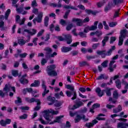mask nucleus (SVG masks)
Instances as JSON below:
<instances>
[{
    "label": "nucleus",
    "instance_id": "f257e3e1",
    "mask_svg": "<svg viewBox=\"0 0 128 128\" xmlns=\"http://www.w3.org/2000/svg\"><path fill=\"white\" fill-rule=\"evenodd\" d=\"M66 88H67V90H71L66 91V94L67 96H68V98H70V96L73 95V96L71 98V100H76V98L77 95L76 91L74 90V86L71 84H67L66 86Z\"/></svg>",
    "mask_w": 128,
    "mask_h": 128
},
{
    "label": "nucleus",
    "instance_id": "f03ea898",
    "mask_svg": "<svg viewBox=\"0 0 128 128\" xmlns=\"http://www.w3.org/2000/svg\"><path fill=\"white\" fill-rule=\"evenodd\" d=\"M10 89L16 92V88L12 86L10 84H6L5 86L3 88V90H0V98H4L6 96H8V92L10 90Z\"/></svg>",
    "mask_w": 128,
    "mask_h": 128
},
{
    "label": "nucleus",
    "instance_id": "7ed1b4c3",
    "mask_svg": "<svg viewBox=\"0 0 128 128\" xmlns=\"http://www.w3.org/2000/svg\"><path fill=\"white\" fill-rule=\"evenodd\" d=\"M112 88H106V90H102L100 88H97L96 89V92L97 93L98 96L102 98V96H104V92H106L107 96H112Z\"/></svg>",
    "mask_w": 128,
    "mask_h": 128
},
{
    "label": "nucleus",
    "instance_id": "20e7f679",
    "mask_svg": "<svg viewBox=\"0 0 128 128\" xmlns=\"http://www.w3.org/2000/svg\"><path fill=\"white\" fill-rule=\"evenodd\" d=\"M50 114H58V111H54V110L50 109V110H46L44 111V116L48 122H51L52 118V116L50 115Z\"/></svg>",
    "mask_w": 128,
    "mask_h": 128
},
{
    "label": "nucleus",
    "instance_id": "39448f33",
    "mask_svg": "<svg viewBox=\"0 0 128 128\" xmlns=\"http://www.w3.org/2000/svg\"><path fill=\"white\" fill-rule=\"evenodd\" d=\"M56 68V64H52L46 67V72H47L48 76H58V72L54 70Z\"/></svg>",
    "mask_w": 128,
    "mask_h": 128
},
{
    "label": "nucleus",
    "instance_id": "423d86ee",
    "mask_svg": "<svg viewBox=\"0 0 128 128\" xmlns=\"http://www.w3.org/2000/svg\"><path fill=\"white\" fill-rule=\"evenodd\" d=\"M90 22V18H86L84 20L74 18L72 19V22H76V26H82V24H86V22Z\"/></svg>",
    "mask_w": 128,
    "mask_h": 128
},
{
    "label": "nucleus",
    "instance_id": "0eeeda50",
    "mask_svg": "<svg viewBox=\"0 0 128 128\" xmlns=\"http://www.w3.org/2000/svg\"><path fill=\"white\" fill-rule=\"evenodd\" d=\"M42 16H44V12H40L38 14L37 17L34 18L32 20L34 24H36V22L40 24V22H42Z\"/></svg>",
    "mask_w": 128,
    "mask_h": 128
},
{
    "label": "nucleus",
    "instance_id": "6e6552de",
    "mask_svg": "<svg viewBox=\"0 0 128 128\" xmlns=\"http://www.w3.org/2000/svg\"><path fill=\"white\" fill-rule=\"evenodd\" d=\"M42 88L44 90V92L42 94V96L44 97L46 96V94H48V92H50V90H46V81L42 80Z\"/></svg>",
    "mask_w": 128,
    "mask_h": 128
},
{
    "label": "nucleus",
    "instance_id": "1a4fd4ad",
    "mask_svg": "<svg viewBox=\"0 0 128 128\" xmlns=\"http://www.w3.org/2000/svg\"><path fill=\"white\" fill-rule=\"evenodd\" d=\"M28 40H25L24 39H18V44L20 46H24L26 44V42H30V36H28Z\"/></svg>",
    "mask_w": 128,
    "mask_h": 128
},
{
    "label": "nucleus",
    "instance_id": "9d476101",
    "mask_svg": "<svg viewBox=\"0 0 128 128\" xmlns=\"http://www.w3.org/2000/svg\"><path fill=\"white\" fill-rule=\"evenodd\" d=\"M114 62H116L115 60H112L109 64L108 70H109L110 72H114V70L116 68V64H115L114 65Z\"/></svg>",
    "mask_w": 128,
    "mask_h": 128
},
{
    "label": "nucleus",
    "instance_id": "9b49d317",
    "mask_svg": "<svg viewBox=\"0 0 128 128\" xmlns=\"http://www.w3.org/2000/svg\"><path fill=\"white\" fill-rule=\"evenodd\" d=\"M12 122V120L6 118L5 120H0V124L2 126H6V124H10Z\"/></svg>",
    "mask_w": 128,
    "mask_h": 128
},
{
    "label": "nucleus",
    "instance_id": "f8f14e48",
    "mask_svg": "<svg viewBox=\"0 0 128 128\" xmlns=\"http://www.w3.org/2000/svg\"><path fill=\"white\" fill-rule=\"evenodd\" d=\"M84 104V102H82L80 100H76V104H74L73 106V107H72L70 110H76V108H80V106H82Z\"/></svg>",
    "mask_w": 128,
    "mask_h": 128
},
{
    "label": "nucleus",
    "instance_id": "ddd939ff",
    "mask_svg": "<svg viewBox=\"0 0 128 128\" xmlns=\"http://www.w3.org/2000/svg\"><path fill=\"white\" fill-rule=\"evenodd\" d=\"M62 36L64 37L65 40H66L68 44H70L72 40V36L70 34H62Z\"/></svg>",
    "mask_w": 128,
    "mask_h": 128
},
{
    "label": "nucleus",
    "instance_id": "4468645a",
    "mask_svg": "<svg viewBox=\"0 0 128 128\" xmlns=\"http://www.w3.org/2000/svg\"><path fill=\"white\" fill-rule=\"evenodd\" d=\"M64 116H56V120H54L53 122H50V124H56V122H58V124H60L62 122V119L64 118Z\"/></svg>",
    "mask_w": 128,
    "mask_h": 128
},
{
    "label": "nucleus",
    "instance_id": "2eb2a0df",
    "mask_svg": "<svg viewBox=\"0 0 128 128\" xmlns=\"http://www.w3.org/2000/svg\"><path fill=\"white\" fill-rule=\"evenodd\" d=\"M26 74H24L22 76V78L20 80V82L22 84H28V80L26 78Z\"/></svg>",
    "mask_w": 128,
    "mask_h": 128
},
{
    "label": "nucleus",
    "instance_id": "dca6fc26",
    "mask_svg": "<svg viewBox=\"0 0 128 128\" xmlns=\"http://www.w3.org/2000/svg\"><path fill=\"white\" fill-rule=\"evenodd\" d=\"M10 14V9H8L5 13L4 16L3 15L0 16V20H4V18L6 20H8Z\"/></svg>",
    "mask_w": 128,
    "mask_h": 128
},
{
    "label": "nucleus",
    "instance_id": "f3484780",
    "mask_svg": "<svg viewBox=\"0 0 128 128\" xmlns=\"http://www.w3.org/2000/svg\"><path fill=\"white\" fill-rule=\"evenodd\" d=\"M47 100L50 102L48 103V106H52L54 104V102H56V98L49 96L47 98Z\"/></svg>",
    "mask_w": 128,
    "mask_h": 128
},
{
    "label": "nucleus",
    "instance_id": "a211bd4d",
    "mask_svg": "<svg viewBox=\"0 0 128 128\" xmlns=\"http://www.w3.org/2000/svg\"><path fill=\"white\" fill-rule=\"evenodd\" d=\"M98 120H94L92 121V122L86 123L85 124V126H86V128H92L96 124H98Z\"/></svg>",
    "mask_w": 128,
    "mask_h": 128
},
{
    "label": "nucleus",
    "instance_id": "6ab92c4d",
    "mask_svg": "<svg viewBox=\"0 0 128 128\" xmlns=\"http://www.w3.org/2000/svg\"><path fill=\"white\" fill-rule=\"evenodd\" d=\"M128 36V32L126 29L122 30L120 32V38H124L126 36Z\"/></svg>",
    "mask_w": 128,
    "mask_h": 128
},
{
    "label": "nucleus",
    "instance_id": "aec40b11",
    "mask_svg": "<svg viewBox=\"0 0 128 128\" xmlns=\"http://www.w3.org/2000/svg\"><path fill=\"white\" fill-rule=\"evenodd\" d=\"M58 56L56 52H54L52 54H50L48 52H46L45 58H54V56Z\"/></svg>",
    "mask_w": 128,
    "mask_h": 128
},
{
    "label": "nucleus",
    "instance_id": "412c9836",
    "mask_svg": "<svg viewBox=\"0 0 128 128\" xmlns=\"http://www.w3.org/2000/svg\"><path fill=\"white\" fill-rule=\"evenodd\" d=\"M114 50H116V46H111V48L108 51L106 52V56H112V54Z\"/></svg>",
    "mask_w": 128,
    "mask_h": 128
},
{
    "label": "nucleus",
    "instance_id": "4be33fe9",
    "mask_svg": "<svg viewBox=\"0 0 128 128\" xmlns=\"http://www.w3.org/2000/svg\"><path fill=\"white\" fill-rule=\"evenodd\" d=\"M96 54L98 56H101V58H106V50H98L96 51Z\"/></svg>",
    "mask_w": 128,
    "mask_h": 128
},
{
    "label": "nucleus",
    "instance_id": "5701e85b",
    "mask_svg": "<svg viewBox=\"0 0 128 128\" xmlns=\"http://www.w3.org/2000/svg\"><path fill=\"white\" fill-rule=\"evenodd\" d=\"M36 32H37L36 30L34 28L32 29V32L28 29H25L24 30V32H27L30 36H34V34H36Z\"/></svg>",
    "mask_w": 128,
    "mask_h": 128
},
{
    "label": "nucleus",
    "instance_id": "b1692460",
    "mask_svg": "<svg viewBox=\"0 0 128 128\" xmlns=\"http://www.w3.org/2000/svg\"><path fill=\"white\" fill-rule=\"evenodd\" d=\"M26 102H30V104H32V102H40V99H36L34 98H25Z\"/></svg>",
    "mask_w": 128,
    "mask_h": 128
},
{
    "label": "nucleus",
    "instance_id": "393cba45",
    "mask_svg": "<svg viewBox=\"0 0 128 128\" xmlns=\"http://www.w3.org/2000/svg\"><path fill=\"white\" fill-rule=\"evenodd\" d=\"M124 0H112L111 3V6H118V4H122Z\"/></svg>",
    "mask_w": 128,
    "mask_h": 128
},
{
    "label": "nucleus",
    "instance_id": "a878e982",
    "mask_svg": "<svg viewBox=\"0 0 128 128\" xmlns=\"http://www.w3.org/2000/svg\"><path fill=\"white\" fill-rule=\"evenodd\" d=\"M12 76H14L15 78L16 76H18V78H20V76H22V72H20V74H18V70H12Z\"/></svg>",
    "mask_w": 128,
    "mask_h": 128
},
{
    "label": "nucleus",
    "instance_id": "bb28decb",
    "mask_svg": "<svg viewBox=\"0 0 128 128\" xmlns=\"http://www.w3.org/2000/svg\"><path fill=\"white\" fill-rule=\"evenodd\" d=\"M122 110V107L119 105L117 108L113 109L112 112L114 114H118V112H120Z\"/></svg>",
    "mask_w": 128,
    "mask_h": 128
},
{
    "label": "nucleus",
    "instance_id": "cd10ccee",
    "mask_svg": "<svg viewBox=\"0 0 128 128\" xmlns=\"http://www.w3.org/2000/svg\"><path fill=\"white\" fill-rule=\"evenodd\" d=\"M24 8H17L16 9V12H18V14H22L24 15L26 14H28V12L24 10Z\"/></svg>",
    "mask_w": 128,
    "mask_h": 128
},
{
    "label": "nucleus",
    "instance_id": "c85d7f7f",
    "mask_svg": "<svg viewBox=\"0 0 128 128\" xmlns=\"http://www.w3.org/2000/svg\"><path fill=\"white\" fill-rule=\"evenodd\" d=\"M108 76H106L105 74H100L96 80H108Z\"/></svg>",
    "mask_w": 128,
    "mask_h": 128
},
{
    "label": "nucleus",
    "instance_id": "c756f323",
    "mask_svg": "<svg viewBox=\"0 0 128 128\" xmlns=\"http://www.w3.org/2000/svg\"><path fill=\"white\" fill-rule=\"evenodd\" d=\"M61 50L62 52H68L72 50V48L63 46L61 48Z\"/></svg>",
    "mask_w": 128,
    "mask_h": 128
},
{
    "label": "nucleus",
    "instance_id": "7c9ffc66",
    "mask_svg": "<svg viewBox=\"0 0 128 128\" xmlns=\"http://www.w3.org/2000/svg\"><path fill=\"white\" fill-rule=\"evenodd\" d=\"M108 40H110V37L108 36H106L104 38L103 40H102V46H105L106 44L108 42Z\"/></svg>",
    "mask_w": 128,
    "mask_h": 128
},
{
    "label": "nucleus",
    "instance_id": "2f4dec72",
    "mask_svg": "<svg viewBox=\"0 0 128 128\" xmlns=\"http://www.w3.org/2000/svg\"><path fill=\"white\" fill-rule=\"evenodd\" d=\"M79 66L81 68L86 66H90V64L86 61H82L79 63Z\"/></svg>",
    "mask_w": 128,
    "mask_h": 128
},
{
    "label": "nucleus",
    "instance_id": "473e14b6",
    "mask_svg": "<svg viewBox=\"0 0 128 128\" xmlns=\"http://www.w3.org/2000/svg\"><path fill=\"white\" fill-rule=\"evenodd\" d=\"M114 6H112V3L110 2L108 3V5L106 6L104 8L105 12H108L112 8H114Z\"/></svg>",
    "mask_w": 128,
    "mask_h": 128
},
{
    "label": "nucleus",
    "instance_id": "72a5a7b5",
    "mask_svg": "<svg viewBox=\"0 0 128 128\" xmlns=\"http://www.w3.org/2000/svg\"><path fill=\"white\" fill-rule=\"evenodd\" d=\"M115 83L116 84V86L118 88L119 90L122 88V82H120V80L118 79L115 81Z\"/></svg>",
    "mask_w": 128,
    "mask_h": 128
},
{
    "label": "nucleus",
    "instance_id": "f704fd0d",
    "mask_svg": "<svg viewBox=\"0 0 128 128\" xmlns=\"http://www.w3.org/2000/svg\"><path fill=\"white\" fill-rule=\"evenodd\" d=\"M117 128H127L126 127V123L121 122L118 124Z\"/></svg>",
    "mask_w": 128,
    "mask_h": 128
},
{
    "label": "nucleus",
    "instance_id": "c9c22d12",
    "mask_svg": "<svg viewBox=\"0 0 128 128\" xmlns=\"http://www.w3.org/2000/svg\"><path fill=\"white\" fill-rule=\"evenodd\" d=\"M86 12L88 14H93L94 16H96V12H94V10H85Z\"/></svg>",
    "mask_w": 128,
    "mask_h": 128
},
{
    "label": "nucleus",
    "instance_id": "e433bc0d",
    "mask_svg": "<svg viewBox=\"0 0 128 128\" xmlns=\"http://www.w3.org/2000/svg\"><path fill=\"white\" fill-rule=\"evenodd\" d=\"M36 102H37V105L34 108V110H40V101L39 100V101Z\"/></svg>",
    "mask_w": 128,
    "mask_h": 128
},
{
    "label": "nucleus",
    "instance_id": "4c0bfd02",
    "mask_svg": "<svg viewBox=\"0 0 128 128\" xmlns=\"http://www.w3.org/2000/svg\"><path fill=\"white\" fill-rule=\"evenodd\" d=\"M82 120V116L80 114H77L76 116V118L74 119L75 123L76 124L78 122H80V120Z\"/></svg>",
    "mask_w": 128,
    "mask_h": 128
},
{
    "label": "nucleus",
    "instance_id": "58836bf2",
    "mask_svg": "<svg viewBox=\"0 0 128 128\" xmlns=\"http://www.w3.org/2000/svg\"><path fill=\"white\" fill-rule=\"evenodd\" d=\"M44 50L45 52H48V54H52V50L51 49V48L50 47L45 48L44 49Z\"/></svg>",
    "mask_w": 128,
    "mask_h": 128
},
{
    "label": "nucleus",
    "instance_id": "ea45409f",
    "mask_svg": "<svg viewBox=\"0 0 128 128\" xmlns=\"http://www.w3.org/2000/svg\"><path fill=\"white\" fill-rule=\"evenodd\" d=\"M100 42L93 44L92 45V48L93 50H96L98 48V46H100Z\"/></svg>",
    "mask_w": 128,
    "mask_h": 128
},
{
    "label": "nucleus",
    "instance_id": "a19ab883",
    "mask_svg": "<svg viewBox=\"0 0 128 128\" xmlns=\"http://www.w3.org/2000/svg\"><path fill=\"white\" fill-rule=\"evenodd\" d=\"M26 92H28L30 94H32V88H26L24 90L23 92L26 94Z\"/></svg>",
    "mask_w": 128,
    "mask_h": 128
},
{
    "label": "nucleus",
    "instance_id": "79ce46f5",
    "mask_svg": "<svg viewBox=\"0 0 128 128\" xmlns=\"http://www.w3.org/2000/svg\"><path fill=\"white\" fill-rule=\"evenodd\" d=\"M4 22L2 20L0 21V28H1V30H4L6 28H4Z\"/></svg>",
    "mask_w": 128,
    "mask_h": 128
},
{
    "label": "nucleus",
    "instance_id": "37998d69",
    "mask_svg": "<svg viewBox=\"0 0 128 128\" xmlns=\"http://www.w3.org/2000/svg\"><path fill=\"white\" fill-rule=\"evenodd\" d=\"M108 64V60H106L102 63L101 66H102L103 68H107Z\"/></svg>",
    "mask_w": 128,
    "mask_h": 128
},
{
    "label": "nucleus",
    "instance_id": "c03bdc74",
    "mask_svg": "<svg viewBox=\"0 0 128 128\" xmlns=\"http://www.w3.org/2000/svg\"><path fill=\"white\" fill-rule=\"evenodd\" d=\"M48 20H50V18H48V16H46L44 18V26H48Z\"/></svg>",
    "mask_w": 128,
    "mask_h": 128
},
{
    "label": "nucleus",
    "instance_id": "a18cd8bd",
    "mask_svg": "<svg viewBox=\"0 0 128 128\" xmlns=\"http://www.w3.org/2000/svg\"><path fill=\"white\" fill-rule=\"evenodd\" d=\"M20 120H26L28 118V114H24L19 116Z\"/></svg>",
    "mask_w": 128,
    "mask_h": 128
},
{
    "label": "nucleus",
    "instance_id": "49530a36",
    "mask_svg": "<svg viewBox=\"0 0 128 128\" xmlns=\"http://www.w3.org/2000/svg\"><path fill=\"white\" fill-rule=\"evenodd\" d=\"M73 27L74 24H70L66 26V30L68 32L70 30H72V28Z\"/></svg>",
    "mask_w": 128,
    "mask_h": 128
},
{
    "label": "nucleus",
    "instance_id": "de8ad7c7",
    "mask_svg": "<svg viewBox=\"0 0 128 128\" xmlns=\"http://www.w3.org/2000/svg\"><path fill=\"white\" fill-rule=\"evenodd\" d=\"M113 98H116V100H118V91L114 90L113 92Z\"/></svg>",
    "mask_w": 128,
    "mask_h": 128
},
{
    "label": "nucleus",
    "instance_id": "09e8293b",
    "mask_svg": "<svg viewBox=\"0 0 128 128\" xmlns=\"http://www.w3.org/2000/svg\"><path fill=\"white\" fill-rule=\"evenodd\" d=\"M62 104V102L57 101L54 104V106H56V108H60V106Z\"/></svg>",
    "mask_w": 128,
    "mask_h": 128
},
{
    "label": "nucleus",
    "instance_id": "8fccbe9b",
    "mask_svg": "<svg viewBox=\"0 0 128 128\" xmlns=\"http://www.w3.org/2000/svg\"><path fill=\"white\" fill-rule=\"evenodd\" d=\"M70 10H68L67 12H65L64 15L63 16L65 20H66L68 16V14H70Z\"/></svg>",
    "mask_w": 128,
    "mask_h": 128
},
{
    "label": "nucleus",
    "instance_id": "3c124183",
    "mask_svg": "<svg viewBox=\"0 0 128 128\" xmlns=\"http://www.w3.org/2000/svg\"><path fill=\"white\" fill-rule=\"evenodd\" d=\"M95 34L96 36H98V38H100V36L102 35V32L96 30L95 32Z\"/></svg>",
    "mask_w": 128,
    "mask_h": 128
},
{
    "label": "nucleus",
    "instance_id": "603ef678",
    "mask_svg": "<svg viewBox=\"0 0 128 128\" xmlns=\"http://www.w3.org/2000/svg\"><path fill=\"white\" fill-rule=\"evenodd\" d=\"M60 24L63 26H64L66 25V22L64 19H61L60 20Z\"/></svg>",
    "mask_w": 128,
    "mask_h": 128
},
{
    "label": "nucleus",
    "instance_id": "864d4df0",
    "mask_svg": "<svg viewBox=\"0 0 128 128\" xmlns=\"http://www.w3.org/2000/svg\"><path fill=\"white\" fill-rule=\"evenodd\" d=\"M38 90H32V96H34V98H38L40 96L39 94H36V96H34V94H37Z\"/></svg>",
    "mask_w": 128,
    "mask_h": 128
},
{
    "label": "nucleus",
    "instance_id": "5fc2aeb1",
    "mask_svg": "<svg viewBox=\"0 0 128 128\" xmlns=\"http://www.w3.org/2000/svg\"><path fill=\"white\" fill-rule=\"evenodd\" d=\"M24 22H26V18H24L22 20H20L18 24H19L20 26H22V24H24Z\"/></svg>",
    "mask_w": 128,
    "mask_h": 128
},
{
    "label": "nucleus",
    "instance_id": "6e6d98bb",
    "mask_svg": "<svg viewBox=\"0 0 128 128\" xmlns=\"http://www.w3.org/2000/svg\"><path fill=\"white\" fill-rule=\"evenodd\" d=\"M64 8H66V9H68V8H71L72 10H76L77 9L76 8L72 6H70L68 5H66L64 6Z\"/></svg>",
    "mask_w": 128,
    "mask_h": 128
},
{
    "label": "nucleus",
    "instance_id": "4d7b16f0",
    "mask_svg": "<svg viewBox=\"0 0 128 128\" xmlns=\"http://www.w3.org/2000/svg\"><path fill=\"white\" fill-rule=\"evenodd\" d=\"M48 60V58L46 59V58H43L42 59V60L41 61L42 66H44L46 64V62H48V60Z\"/></svg>",
    "mask_w": 128,
    "mask_h": 128
},
{
    "label": "nucleus",
    "instance_id": "13d9d810",
    "mask_svg": "<svg viewBox=\"0 0 128 128\" xmlns=\"http://www.w3.org/2000/svg\"><path fill=\"white\" fill-rule=\"evenodd\" d=\"M122 84L125 85L124 86L125 90H128V83L126 82L124 80H122Z\"/></svg>",
    "mask_w": 128,
    "mask_h": 128
},
{
    "label": "nucleus",
    "instance_id": "bf43d9fd",
    "mask_svg": "<svg viewBox=\"0 0 128 128\" xmlns=\"http://www.w3.org/2000/svg\"><path fill=\"white\" fill-rule=\"evenodd\" d=\"M22 98L20 97H17V100H15V104H22Z\"/></svg>",
    "mask_w": 128,
    "mask_h": 128
},
{
    "label": "nucleus",
    "instance_id": "052dcab7",
    "mask_svg": "<svg viewBox=\"0 0 128 128\" xmlns=\"http://www.w3.org/2000/svg\"><path fill=\"white\" fill-rule=\"evenodd\" d=\"M31 6L32 8H36V6H38V3L36 2V0H33L32 2Z\"/></svg>",
    "mask_w": 128,
    "mask_h": 128
},
{
    "label": "nucleus",
    "instance_id": "680f3d73",
    "mask_svg": "<svg viewBox=\"0 0 128 128\" xmlns=\"http://www.w3.org/2000/svg\"><path fill=\"white\" fill-rule=\"evenodd\" d=\"M118 24V22H111L109 24V26L110 28H114V26H116Z\"/></svg>",
    "mask_w": 128,
    "mask_h": 128
},
{
    "label": "nucleus",
    "instance_id": "e2e57ef3",
    "mask_svg": "<svg viewBox=\"0 0 128 128\" xmlns=\"http://www.w3.org/2000/svg\"><path fill=\"white\" fill-rule=\"evenodd\" d=\"M122 44H124V38L119 37L118 46H122Z\"/></svg>",
    "mask_w": 128,
    "mask_h": 128
},
{
    "label": "nucleus",
    "instance_id": "0e129e2a",
    "mask_svg": "<svg viewBox=\"0 0 128 128\" xmlns=\"http://www.w3.org/2000/svg\"><path fill=\"white\" fill-rule=\"evenodd\" d=\"M20 108L22 110H30V107L28 106H21V107H20Z\"/></svg>",
    "mask_w": 128,
    "mask_h": 128
},
{
    "label": "nucleus",
    "instance_id": "69168bd1",
    "mask_svg": "<svg viewBox=\"0 0 128 128\" xmlns=\"http://www.w3.org/2000/svg\"><path fill=\"white\" fill-rule=\"evenodd\" d=\"M78 35L81 38H86V34L84 33V32H79Z\"/></svg>",
    "mask_w": 128,
    "mask_h": 128
},
{
    "label": "nucleus",
    "instance_id": "338daca9",
    "mask_svg": "<svg viewBox=\"0 0 128 128\" xmlns=\"http://www.w3.org/2000/svg\"><path fill=\"white\" fill-rule=\"evenodd\" d=\"M20 57L22 58H24L28 56V53L24 52L19 54Z\"/></svg>",
    "mask_w": 128,
    "mask_h": 128
},
{
    "label": "nucleus",
    "instance_id": "774afa93",
    "mask_svg": "<svg viewBox=\"0 0 128 128\" xmlns=\"http://www.w3.org/2000/svg\"><path fill=\"white\" fill-rule=\"evenodd\" d=\"M100 104H94L92 106V108H100Z\"/></svg>",
    "mask_w": 128,
    "mask_h": 128
}]
</instances>
